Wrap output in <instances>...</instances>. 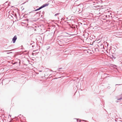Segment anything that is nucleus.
<instances>
[{
  "label": "nucleus",
  "instance_id": "f257e3e1",
  "mask_svg": "<svg viewBox=\"0 0 122 122\" xmlns=\"http://www.w3.org/2000/svg\"><path fill=\"white\" fill-rule=\"evenodd\" d=\"M17 39V37L16 36H15L12 39V41L13 43H15L16 40Z\"/></svg>",
  "mask_w": 122,
  "mask_h": 122
},
{
  "label": "nucleus",
  "instance_id": "f03ea898",
  "mask_svg": "<svg viewBox=\"0 0 122 122\" xmlns=\"http://www.w3.org/2000/svg\"><path fill=\"white\" fill-rule=\"evenodd\" d=\"M34 42L33 41H31L30 44H29V43H28V44L30 46V47L31 46L33 48L34 47Z\"/></svg>",
  "mask_w": 122,
  "mask_h": 122
},
{
  "label": "nucleus",
  "instance_id": "7ed1b4c3",
  "mask_svg": "<svg viewBox=\"0 0 122 122\" xmlns=\"http://www.w3.org/2000/svg\"><path fill=\"white\" fill-rule=\"evenodd\" d=\"M49 5V3L48 4H45L43 5H42V6L43 8H44L45 7Z\"/></svg>",
  "mask_w": 122,
  "mask_h": 122
},
{
  "label": "nucleus",
  "instance_id": "20e7f679",
  "mask_svg": "<svg viewBox=\"0 0 122 122\" xmlns=\"http://www.w3.org/2000/svg\"><path fill=\"white\" fill-rule=\"evenodd\" d=\"M43 8V7H42V6H41L39 8H38V9H37L35 11H37L38 10H40V9H42V8Z\"/></svg>",
  "mask_w": 122,
  "mask_h": 122
},
{
  "label": "nucleus",
  "instance_id": "39448f33",
  "mask_svg": "<svg viewBox=\"0 0 122 122\" xmlns=\"http://www.w3.org/2000/svg\"><path fill=\"white\" fill-rule=\"evenodd\" d=\"M59 13L56 14L55 15V16H56L58 15H59Z\"/></svg>",
  "mask_w": 122,
  "mask_h": 122
},
{
  "label": "nucleus",
  "instance_id": "423d86ee",
  "mask_svg": "<svg viewBox=\"0 0 122 122\" xmlns=\"http://www.w3.org/2000/svg\"><path fill=\"white\" fill-rule=\"evenodd\" d=\"M122 99V97H121L120 98H119L117 99L118 100H119Z\"/></svg>",
  "mask_w": 122,
  "mask_h": 122
},
{
  "label": "nucleus",
  "instance_id": "0eeeda50",
  "mask_svg": "<svg viewBox=\"0 0 122 122\" xmlns=\"http://www.w3.org/2000/svg\"><path fill=\"white\" fill-rule=\"evenodd\" d=\"M12 50H10V51H12Z\"/></svg>",
  "mask_w": 122,
  "mask_h": 122
},
{
  "label": "nucleus",
  "instance_id": "6e6552de",
  "mask_svg": "<svg viewBox=\"0 0 122 122\" xmlns=\"http://www.w3.org/2000/svg\"><path fill=\"white\" fill-rule=\"evenodd\" d=\"M62 69V68H58V70H59V69Z\"/></svg>",
  "mask_w": 122,
  "mask_h": 122
},
{
  "label": "nucleus",
  "instance_id": "1a4fd4ad",
  "mask_svg": "<svg viewBox=\"0 0 122 122\" xmlns=\"http://www.w3.org/2000/svg\"><path fill=\"white\" fill-rule=\"evenodd\" d=\"M102 47H103V48H104V46H103V45L102 44Z\"/></svg>",
  "mask_w": 122,
  "mask_h": 122
},
{
  "label": "nucleus",
  "instance_id": "9d476101",
  "mask_svg": "<svg viewBox=\"0 0 122 122\" xmlns=\"http://www.w3.org/2000/svg\"><path fill=\"white\" fill-rule=\"evenodd\" d=\"M12 52H10V53H12ZM7 53L8 54H9V53Z\"/></svg>",
  "mask_w": 122,
  "mask_h": 122
},
{
  "label": "nucleus",
  "instance_id": "9b49d317",
  "mask_svg": "<svg viewBox=\"0 0 122 122\" xmlns=\"http://www.w3.org/2000/svg\"><path fill=\"white\" fill-rule=\"evenodd\" d=\"M28 43H29V44H30V43H29V42L28 43H27V44H28Z\"/></svg>",
  "mask_w": 122,
  "mask_h": 122
},
{
  "label": "nucleus",
  "instance_id": "f8f14e48",
  "mask_svg": "<svg viewBox=\"0 0 122 122\" xmlns=\"http://www.w3.org/2000/svg\"><path fill=\"white\" fill-rule=\"evenodd\" d=\"M41 71H39L40 72H41Z\"/></svg>",
  "mask_w": 122,
  "mask_h": 122
},
{
  "label": "nucleus",
  "instance_id": "ddd939ff",
  "mask_svg": "<svg viewBox=\"0 0 122 122\" xmlns=\"http://www.w3.org/2000/svg\"><path fill=\"white\" fill-rule=\"evenodd\" d=\"M108 16L109 17L110 16V15H108Z\"/></svg>",
  "mask_w": 122,
  "mask_h": 122
},
{
  "label": "nucleus",
  "instance_id": "4468645a",
  "mask_svg": "<svg viewBox=\"0 0 122 122\" xmlns=\"http://www.w3.org/2000/svg\"><path fill=\"white\" fill-rule=\"evenodd\" d=\"M108 11V12H110V11Z\"/></svg>",
  "mask_w": 122,
  "mask_h": 122
},
{
  "label": "nucleus",
  "instance_id": "2eb2a0df",
  "mask_svg": "<svg viewBox=\"0 0 122 122\" xmlns=\"http://www.w3.org/2000/svg\"><path fill=\"white\" fill-rule=\"evenodd\" d=\"M106 16L107 17V15H106Z\"/></svg>",
  "mask_w": 122,
  "mask_h": 122
},
{
  "label": "nucleus",
  "instance_id": "dca6fc26",
  "mask_svg": "<svg viewBox=\"0 0 122 122\" xmlns=\"http://www.w3.org/2000/svg\"><path fill=\"white\" fill-rule=\"evenodd\" d=\"M110 15H111V13H110Z\"/></svg>",
  "mask_w": 122,
  "mask_h": 122
},
{
  "label": "nucleus",
  "instance_id": "f3484780",
  "mask_svg": "<svg viewBox=\"0 0 122 122\" xmlns=\"http://www.w3.org/2000/svg\"><path fill=\"white\" fill-rule=\"evenodd\" d=\"M79 119H77V120H79Z\"/></svg>",
  "mask_w": 122,
  "mask_h": 122
}]
</instances>
